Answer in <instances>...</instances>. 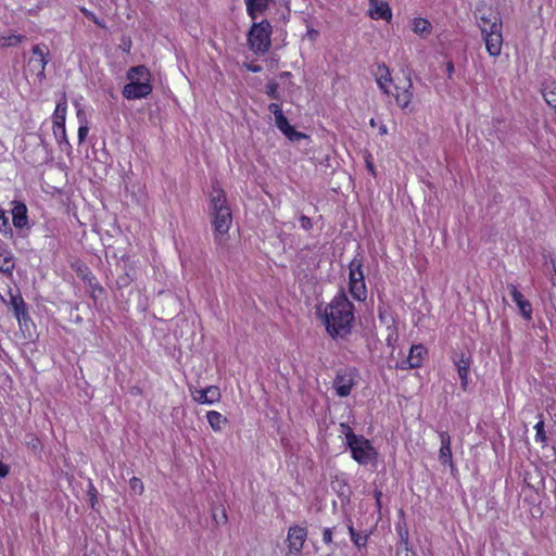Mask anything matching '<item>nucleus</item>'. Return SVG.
Instances as JSON below:
<instances>
[{"mask_svg": "<svg viewBox=\"0 0 556 556\" xmlns=\"http://www.w3.org/2000/svg\"><path fill=\"white\" fill-rule=\"evenodd\" d=\"M323 320L331 338H345L352 331L354 305L342 292L326 305L323 313Z\"/></svg>", "mask_w": 556, "mask_h": 556, "instance_id": "1", "label": "nucleus"}, {"mask_svg": "<svg viewBox=\"0 0 556 556\" xmlns=\"http://www.w3.org/2000/svg\"><path fill=\"white\" fill-rule=\"evenodd\" d=\"M210 215L214 229V239L217 244H224L227 233L232 224L231 210L227 203L226 193L223 189L213 188L210 199Z\"/></svg>", "mask_w": 556, "mask_h": 556, "instance_id": "2", "label": "nucleus"}, {"mask_svg": "<svg viewBox=\"0 0 556 556\" xmlns=\"http://www.w3.org/2000/svg\"><path fill=\"white\" fill-rule=\"evenodd\" d=\"M129 80L123 88V96L128 100L141 99L152 92L151 74L144 65L134 66L127 72Z\"/></svg>", "mask_w": 556, "mask_h": 556, "instance_id": "3", "label": "nucleus"}, {"mask_svg": "<svg viewBox=\"0 0 556 556\" xmlns=\"http://www.w3.org/2000/svg\"><path fill=\"white\" fill-rule=\"evenodd\" d=\"M273 26L268 20L254 22L247 35L249 48L256 54H266L271 47Z\"/></svg>", "mask_w": 556, "mask_h": 556, "instance_id": "4", "label": "nucleus"}, {"mask_svg": "<svg viewBox=\"0 0 556 556\" xmlns=\"http://www.w3.org/2000/svg\"><path fill=\"white\" fill-rule=\"evenodd\" d=\"M346 445L351 451L352 458L359 465H367L377 459V451L371 442L362 434L356 438V442L353 444L349 442Z\"/></svg>", "mask_w": 556, "mask_h": 556, "instance_id": "5", "label": "nucleus"}, {"mask_svg": "<svg viewBox=\"0 0 556 556\" xmlns=\"http://www.w3.org/2000/svg\"><path fill=\"white\" fill-rule=\"evenodd\" d=\"M357 370L355 368L340 369L333 380V388L337 395L346 397L351 394L352 389L356 384Z\"/></svg>", "mask_w": 556, "mask_h": 556, "instance_id": "6", "label": "nucleus"}, {"mask_svg": "<svg viewBox=\"0 0 556 556\" xmlns=\"http://www.w3.org/2000/svg\"><path fill=\"white\" fill-rule=\"evenodd\" d=\"M307 538V530L304 527L292 526L288 530L287 542L289 554L299 556Z\"/></svg>", "mask_w": 556, "mask_h": 556, "instance_id": "7", "label": "nucleus"}, {"mask_svg": "<svg viewBox=\"0 0 556 556\" xmlns=\"http://www.w3.org/2000/svg\"><path fill=\"white\" fill-rule=\"evenodd\" d=\"M494 29L490 28V31H486L485 28H483L482 38L485 43V48L490 56H498L502 52V46H503V35H502V28H498L497 26H494Z\"/></svg>", "mask_w": 556, "mask_h": 556, "instance_id": "8", "label": "nucleus"}, {"mask_svg": "<svg viewBox=\"0 0 556 556\" xmlns=\"http://www.w3.org/2000/svg\"><path fill=\"white\" fill-rule=\"evenodd\" d=\"M9 295H10L9 305L12 307L14 315L17 318L18 323L22 324V323H26L27 320H29V314L27 312V306H26L24 299L22 298L20 290H16V292L14 293L12 291V289H10Z\"/></svg>", "mask_w": 556, "mask_h": 556, "instance_id": "9", "label": "nucleus"}, {"mask_svg": "<svg viewBox=\"0 0 556 556\" xmlns=\"http://www.w3.org/2000/svg\"><path fill=\"white\" fill-rule=\"evenodd\" d=\"M425 354H427V350L421 344L413 345L409 350L408 356L400 363L399 368H419L422 364Z\"/></svg>", "mask_w": 556, "mask_h": 556, "instance_id": "10", "label": "nucleus"}, {"mask_svg": "<svg viewBox=\"0 0 556 556\" xmlns=\"http://www.w3.org/2000/svg\"><path fill=\"white\" fill-rule=\"evenodd\" d=\"M453 361L460 379V387L464 391H466L468 387L469 370L472 363L471 357L470 355L460 353V355L458 357H454Z\"/></svg>", "mask_w": 556, "mask_h": 556, "instance_id": "11", "label": "nucleus"}, {"mask_svg": "<svg viewBox=\"0 0 556 556\" xmlns=\"http://www.w3.org/2000/svg\"><path fill=\"white\" fill-rule=\"evenodd\" d=\"M476 18L478 20V26L481 30V34H483V28H485L486 31H490V28L495 30L494 26L503 28L502 18L500 14L493 12L492 10H490L489 14H480V10H477Z\"/></svg>", "mask_w": 556, "mask_h": 556, "instance_id": "12", "label": "nucleus"}, {"mask_svg": "<svg viewBox=\"0 0 556 556\" xmlns=\"http://www.w3.org/2000/svg\"><path fill=\"white\" fill-rule=\"evenodd\" d=\"M508 288L510 290V295L513 298V301L518 306L521 316L526 320H530L532 318V305H531V303L528 300L525 299L522 293L517 289V287L515 285L510 283L508 286Z\"/></svg>", "mask_w": 556, "mask_h": 556, "instance_id": "13", "label": "nucleus"}, {"mask_svg": "<svg viewBox=\"0 0 556 556\" xmlns=\"http://www.w3.org/2000/svg\"><path fill=\"white\" fill-rule=\"evenodd\" d=\"M13 226L23 230L24 228L29 229L27 206L23 202H14V206L11 210Z\"/></svg>", "mask_w": 556, "mask_h": 556, "instance_id": "14", "label": "nucleus"}, {"mask_svg": "<svg viewBox=\"0 0 556 556\" xmlns=\"http://www.w3.org/2000/svg\"><path fill=\"white\" fill-rule=\"evenodd\" d=\"M31 53H33V56L30 58L28 64L38 63L37 77L41 81L46 78L45 70H46V65L48 64L47 55L49 52L48 51L45 52L41 46L35 45L31 48Z\"/></svg>", "mask_w": 556, "mask_h": 556, "instance_id": "15", "label": "nucleus"}, {"mask_svg": "<svg viewBox=\"0 0 556 556\" xmlns=\"http://www.w3.org/2000/svg\"><path fill=\"white\" fill-rule=\"evenodd\" d=\"M222 394L219 388L216 386H210L205 389L197 391L194 400L201 404H213L220 400Z\"/></svg>", "mask_w": 556, "mask_h": 556, "instance_id": "16", "label": "nucleus"}, {"mask_svg": "<svg viewBox=\"0 0 556 556\" xmlns=\"http://www.w3.org/2000/svg\"><path fill=\"white\" fill-rule=\"evenodd\" d=\"M440 441H441V447L439 451V460L446 465L453 466V459H452V448H451V437L448 432L441 431L439 433Z\"/></svg>", "mask_w": 556, "mask_h": 556, "instance_id": "17", "label": "nucleus"}, {"mask_svg": "<svg viewBox=\"0 0 556 556\" xmlns=\"http://www.w3.org/2000/svg\"><path fill=\"white\" fill-rule=\"evenodd\" d=\"M370 9L369 14L371 18L390 21L392 18V12L387 2H379L378 0H369Z\"/></svg>", "mask_w": 556, "mask_h": 556, "instance_id": "18", "label": "nucleus"}, {"mask_svg": "<svg viewBox=\"0 0 556 556\" xmlns=\"http://www.w3.org/2000/svg\"><path fill=\"white\" fill-rule=\"evenodd\" d=\"M541 93L546 104L554 111L556 115V81L545 80L541 84Z\"/></svg>", "mask_w": 556, "mask_h": 556, "instance_id": "19", "label": "nucleus"}, {"mask_svg": "<svg viewBox=\"0 0 556 556\" xmlns=\"http://www.w3.org/2000/svg\"><path fill=\"white\" fill-rule=\"evenodd\" d=\"M274 0H245L248 15L255 21L258 14H263Z\"/></svg>", "mask_w": 556, "mask_h": 556, "instance_id": "20", "label": "nucleus"}, {"mask_svg": "<svg viewBox=\"0 0 556 556\" xmlns=\"http://www.w3.org/2000/svg\"><path fill=\"white\" fill-rule=\"evenodd\" d=\"M412 99H413V83H412L410 74L407 73L406 84L403 87L402 92H397L395 94V101L399 106H401L402 109H406L409 105Z\"/></svg>", "mask_w": 556, "mask_h": 556, "instance_id": "21", "label": "nucleus"}, {"mask_svg": "<svg viewBox=\"0 0 556 556\" xmlns=\"http://www.w3.org/2000/svg\"><path fill=\"white\" fill-rule=\"evenodd\" d=\"M15 267L13 254L0 248V273L7 276H12L13 269Z\"/></svg>", "mask_w": 556, "mask_h": 556, "instance_id": "22", "label": "nucleus"}, {"mask_svg": "<svg viewBox=\"0 0 556 556\" xmlns=\"http://www.w3.org/2000/svg\"><path fill=\"white\" fill-rule=\"evenodd\" d=\"M53 135L61 150L68 153L72 149V146L66 137L65 124H53Z\"/></svg>", "mask_w": 556, "mask_h": 556, "instance_id": "23", "label": "nucleus"}, {"mask_svg": "<svg viewBox=\"0 0 556 556\" xmlns=\"http://www.w3.org/2000/svg\"><path fill=\"white\" fill-rule=\"evenodd\" d=\"M268 110L270 113L274 114L275 116V124L277 126V128L282 131V130H286L287 127L290 125L289 122H288V118L285 116L282 110H281V106L280 104L278 103H270L268 105Z\"/></svg>", "mask_w": 556, "mask_h": 556, "instance_id": "24", "label": "nucleus"}, {"mask_svg": "<svg viewBox=\"0 0 556 556\" xmlns=\"http://www.w3.org/2000/svg\"><path fill=\"white\" fill-rule=\"evenodd\" d=\"M349 282L364 280L363 262L362 258L355 256L349 265Z\"/></svg>", "mask_w": 556, "mask_h": 556, "instance_id": "25", "label": "nucleus"}, {"mask_svg": "<svg viewBox=\"0 0 556 556\" xmlns=\"http://www.w3.org/2000/svg\"><path fill=\"white\" fill-rule=\"evenodd\" d=\"M431 29V23L426 18L416 17L412 22V30L417 35H428L430 34Z\"/></svg>", "mask_w": 556, "mask_h": 556, "instance_id": "26", "label": "nucleus"}, {"mask_svg": "<svg viewBox=\"0 0 556 556\" xmlns=\"http://www.w3.org/2000/svg\"><path fill=\"white\" fill-rule=\"evenodd\" d=\"M83 279L85 282L89 285L91 289L90 295L94 300L98 298L99 294H102L104 292L103 287L98 283L96 277L90 271L84 275Z\"/></svg>", "mask_w": 556, "mask_h": 556, "instance_id": "27", "label": "nucleus"}, {"mask_svg": "<svg viewBox=\"0 0 556 556\" xmlns=\"http://www.w3.org/2000/svg\"><path fill=\"white\" fill-rule=\"evenodd\" d=\"M350 292L352 296L358 301H364L366 299V286L365 280H359L355 282H349Z\"/></svg>", "mask_w": 556, "mask_h": 556, "instance_id": "28", "label": "nucleus"}, {"mask_svg": "<svg viewBox=\"0 0 556 556\" xmlns=\"http://www.w3.org/2000/svg\"><path fill=\"white\" fill-rule=\"evenodd\" d=\"M207 421L214 431L222 430V424L227 422V418L223 417L220 413L211 410L206 415Z\"/></svg>", "mask_w": 556, "mask_h": 556, "instance_id": "29", "label": "nucleus"}, {"mask_svg": "<svg viewBox=\"0 0 556 556\" xmlns=\"http://www.w3.org/2000/svg\"><path fill=\"white\" fill-rule=\"evenodd\" d=\"M23 35H3L0 36V48L14 47L24 40Z\"/></svg>", "mask_w": 556, "mask_h": 556, "instance_id": "30", "label": "nucleus"}, {"mask_svg": "<svg viewBox=\"0 0 556 556\" xmlns=\"http://www.w3.org/2000/svg\"><path fill=\"white\" fill-rule=\"evenodd\" d=\"M66 101L59 102L53 113V124H65Z\"/></svg>", "mask_w": 556, "mask_h": 556, "instance_id": "31", "label": "nucleus"}, {"mask_svg": "<svg viewBox=\"0 0 556 556\" xmlns=\"http://www.w3.org/2000/svg\"><path fill=\"white\" fill-rule=\"evenodd\" d=\"M349 532H350V535H351V540L352 542L358 547H363L366 545L367 543V539L368 536L365 534V535H362L361 533H358L354 527L352 525H349Z\"/></svg>", "mask_w": 556, "mask_h": 556, "instance_id": "32", "label": "nucleus"}, {"mask_svg": "<svg viewBox=\"0 0 556 556\" xmlns=\"http://www.w3.org/2000/svg\"><path fill=\"white\" fill-rule=\"evenodd\" d=\"M0 232H2L5 236H9L10 238L13 237V230L11 228L9 217L5 216L2 208H0Z\"/></svg>", "mask_w": 556, "mask_h": 556, "instance_id": "33", "label": "nucleus"}, {"mask_svg": "<svg viewBox=\"0 0 556 556\" xmlns=\"http://www.w3.org/2000/svg\"><path fill=\"white\" fill-rule=\"evenodd\" d=\"M290 141H299L301 139H306L308 138L307 135H305L304 132H301V131H298L295 130L291 125H289L287 127L286 130H282L281 131Z\"/></svg>", "mask_w": 556, "mask_h": 556, "instance_id": "34", "label": "nucleus"}, {"mask_svg": "<svg viewBox=\"0 0 556 556\" xmlns=\"http://www.w3.org/2000/svg\"><path fill=\"white\" fill-rule=\"evenodd\" d=\"M340 432L345 437L346 444L349 442H352L353 444L354 442H356V438L359 435L355 434L353 429L345 422L340 424Z\"/></svg>", "mask_w": 556, "mask_h": 556, "instance_id": "35", "label": "nucleus"}, {"mask_svg": "<svg viewBox=\"0 0 556 556\" xmlns=\"http://www.w3.org/2000/svg\"><path fill=\"white\" fill-rule=\"evenodd\" d=\"M87 494L89 497V503H90L91 508L96 509V505L98 503V498H97L98 491H97L96 486L93 485V483L91 482V480H89V483H88Z\"/></svg>", "mask_w": 556, "mask_h": 556, "instance_id": "36", "label": "nucleus"}, {"mask_svg": "<svg viewBox=\"0 0 556 556\" xmlns=\"http://www.w3.org/2000/svg\"><path fill=\"white\" fill-rule=\"evenodd\" d=\"M535 440L539 441V442H542V443H545L547 438H546V432L544 430V421L543 420H540L535 426Z\"/></svg>", "mask_w": 556, "mask_h": 556, "instance_id": "37", "label": "nucleus"}, {"mask_svg": "<svg viewBox=\"0 0 556 556\" xmlns=\"http://www.w3.org/2000/svg\"><path fill=\"white\" fill-rule=\"evenodd\" d=\"M129 486L131 489V491L136 494H142L143 493V490H144V486H143V483L142 481L137 478V477H132L129 481Z\"/></svg>", "mask_w": 556, "mask_h": 556, "instance_id": "38", "label": "nucleus"}, {"mask_svg": "<svg viewBox=\"0 0 556 556\" xmlns=\"http://www.w3.org/2000/svg\"><path fill=\"white\" fill-rule=\"evenodd\" d=\"M266 93L274 100H278L280 98L278 93V84L275 80H271L266 85Z\"/></svg>", "mask_w": 556, "mask_h": 556, "instance_id": "39", "label": "nucleus"}, {"mask_svg": "<svg viewBox=\"0 0 556 556\" xmlns=\"http://www.w3.org/2000/svg\"><path fill=\"white\" fill-rule=\"evenodd\" d=\"M81 13L90 21H92L94 24H97L98 26L104 28L105 25L104 23H102L93 12L89 11L88 9L86 8H81L80 9Z\"/></svg>", "mask_w": 556, "mask_h": 556, "instance_id": "40", "label": "nucleus"}, {"mask_svg": "<svg viewBox=\"0 0 556 556\" xmlns=\"http://www.w3.org/2000/svg\"><path fill=\"white\" fill-rule=\"evenodd\" d=\"M132 281V278L128 274H124L117 277L116 279V286L118 288H124L130 285Z\"/></svg>", "mask_w": 556, "mask_h": 556, "instance_id": "41", "label": "nucleus"}, {"mask_svg": "<svg viewBox=\"0 0 556 556\" xmlns=\"http://www.w3.org/2000/svg\"><path fill=\"white\" fill-rule=\"evenodd\" d=\"M388 330L389 333L386 341L389 346H392L397 341L399 336L395 328L388 327Z\"/></svg>", "mask_w": 556, "mask_h": 556, "instance_id": "42", "label": "nucleus"}, {"mask_svg": "<svg viewBox=\"0 0 556 556\" xmlns=\"http://www.w3.org/2000/svg\"><path fill=\"white\" fill-rule=\"evenodd\" d=\"M379 71L383 72V73L380 74V77L378 79H382V81H384V83L392 80L390 71L386 64L380 65Z\"/></svg>", "mask_w": 556, "mask_h": 556, "instance_id": "43", "label": "nucleus"}, {"mask_svg": "<svg viewBox=\"0 0 556 556\" xmlns=\"http://www.w3.org/2000/svg\"><path fill=\"white\" fill-rule=\"evenodd\" d=\"M300 224H301V227L304 229V230H311L313 228V223H312V219L305 215H301L300 218Z\"/></svg>", "mask_w": 556, "mask_h": 556, "instance_id": "44", "label": "nucleus"}, {"mask_svg": "<svg viewBox=\"0 0 556 556\" xmlns=\"http://www.w3.org/2000/svg\"><path fill=\"white\" fill-rule=\"evenodd\" d=\"M88 131H89V128H88L87 125L79 126V128H78V141H79V143H81L85 140Z\"/></svg>", "mask_w": 556, "mask_h": 556, "instance_id": "45", "label": "nucleus"}, {"mask_svg": "<svg viewBox=\"0 0 556 556\" xmlns=\"http://www.w3.org/2000/svg\"><path fill=\"white\" fill-rule=\"evenodd\" d=\"M323 541L326 544H330L332 542V531L330 528H325L323 533Z\"/></svg>", "mask_w": 556, "mask_h": 556, "instance_id": "46", "label": "nucleus"}, {"mask_svg": "<svg viewBox=\"0 0 556 556\" xmlns=\"http://www.w3.org/2000/svg\"><path fill=\"white\" fill-rule=\"evenodd\" d=\"M213 518L217 523H220V522L226 523L227 522V515H226V511L224 508H222L219 519L217 518V515L215 513L213 514Z\"/></svg>", "mask_w": 556, "mask_h": 556, "instance_id": "47", "label": "nucleus"}, {"mask_svg": "<svg viewBox=\"0 0 556 556\" xmlns=\"http://www.w3.org/2000/svg\"><path fill=\"white\" fill-rule=\"evenodd\" d=\"M9 475V467L0 462V478H4Z\"/></svg>", "mask_w": 556, "mask_h": 556, "instance_id": "48", "label": "nucleus"}, {"mask_svg": "<svg viewBox=\"0 0 556 556\" xmlns=\"http://www.w3.org/2000/svg\"><path fill=\"white\" fill-rule=\"evenodd\" d=\"M374 496H375L377 506L380 507L381 506L382 492L380 490H376L375 493H374Z\"/></svg>", "mask_w": 556, "mask_h": 556, "instance_id": "49", "label": "nucleus"}, {"mask_svg": "<svg viewBox=\"0 0 556 556\" xmlns=\"http://www.w3.org/2000/svg\"><path fill=\"white\" fill-rule=\"evenodd\" d=\"M446 72H447L448 78H451L452 74L454 73V63L452 61H448L446 63Z\"/></svg>", "mask_w": 556, "mask_h": 556, "instance_id": "50", "label": "nucleus"}, {"mask_svg": "<svg viewBox=\"0 0 556 556\" xmlns=\"http://www.w3.org/2000/svg\"><path fill=\"white\" fill-rule=\"evenodd\" d=\"M377 84L379 86V88L384 92V93H389V90L387 88V83L382 81V79H377Z\"/></svg>", "mask_w": 556, "mask_h": 556, "instance_id": "51", "label": "nucleus"}, {"mask_svg": "<svg viewBox=\"0 0 556 556\" xmlns=\"http://www.w3.org/2000/svg\"><path fill=\"white\" fill-rule=\"evenodd\" d=\"M366 167L372 175H375V166L368 159L366 160Z\"/></svg>", "mask_w": 556, "mask_h": 556, "instance_id": "52", "label": "nucleus"}, {"mask_svg": "<svg viewBox=\"0 0 556 556\" xmlns=\"http://www.w3.org/2000/svg\"><path fill=\"white\" fill-rule=\"evenodd\" d=\"M248 70L253 73H258L262 70V67L260 65H250L248 66Z\"/></svg>", "mask_w": 556, "mask_h": 556, "instance_id": "53", "label": "nucleus"}, {"mask_svg": "<svg viewBox=\"0 0 556 556\" xmlns=\"http://www.w3.org/2000/svg\"><path fill=\"white\" fill-rule=\"evenodd\" d=\"M400 535H401V540L403 542L407 543V541H408V531L407 530H405L404 532L401 531Z\"/></svg>", "mask_w": 556, "mask_h": 556, "instance_id": "54", "label": "nucleus"}, {"mask_svg": "<svg viewBox=\"0 0 556 556\" xmlns=\"http://www.w3.org/2000/svg\"><path fill=\"white\" fill-rule=\"evenodd\" d=\"M290 76H291V73H290V72H281V73L279 74V77H280L281 79H287V78H289Z\"/></svg>", "mask_w": 556, "mask_h": 556, "instance_id": "55", "label": "nucleus"}, {"mask_svg": "<svg viewBox=\"0 0 556 556\" xmlns=\"http://www.w3.org/2000/svg\"><path fill=\"white\" fill-rule=\"evenodd\" d=\"M317 34H318V33H317V30H315V29H309V30L307 31V36H309L312 39H314V38L317 36Z\"/></svg>", "mask_w": 556, "mask_h": 556, "instance_id": "56", "label": "nucleus"}, {"mask_svg": "<svg viewBox=\"0 0 556 556\" xmlns=\"http://www.w3.org/2000/svg\"><path fill=\"white\" fill-rule=\"evenodd\" d=\"M38 443H39V440H38V439H33V441H31V443H30V444H31V446H33L34 448H36Z\"/></svg>", "mask_w": 556, "mask_h": 556, "instance_id": "57", "label": "nucleus"}, {"mask_svg": "<svg viewBox=\"0 0 556 556\" xmlns=\"http://www.w3.org/2000/svg\"><path fill=\"white\" fill-rule=\"evenodd\" d=\"M380 134H381V135L387 134V126H386V125H382V126L380 127Z\"/></svg>", "mask_w": 556, "mask_h": 556, "instance_id": "58", "label": "nucleus"}, {"mask_svg": "<svg viewBox=\"0 0 556 556\" xmlns=\"http://www.w3.org/2000/svg\"><path fill=\"white\" fill-rule=\"evenodd\" d=\"M34 70H38V63L29 64Z\"/></svg>", "mask_w": 556, "mask_h": 556, "instance_id": "59", "label": "nucleus"}, {"mask_svg": "<svg viewBox=\"0 0 556 556\" xmlns=\"http://www.w3.org/2000/svg\"><path fill=\"white\" fill-rule=\"evenodd\" d=\"M370 125L375 126V119L374 118L370 119Z\"/></svg>", "mask_w": 556, "mask_h": 556, "instance_id": "60", "label": "nucleus"}]
</instances>
